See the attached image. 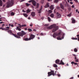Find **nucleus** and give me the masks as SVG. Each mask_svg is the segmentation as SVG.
Returning <instances> with one entry per match:
<instances>
[{"label":"nucleus","mask_w":79,"mask_h":79,"mask_svg":"<svg viewBox=\"0 0 79 79\" xmlns=\"http://www.w3.org/2000/svg\"><path fill=\"white\" fill-rule=\"evenodd\" d=\"M53 27H54L52 31L53 32H55L56 30H58V26H56V24H55L52 25L50 27H48L47 29H52Z\"/></svg>","instance_id":"nucleus-1"},{"label":"nucleus","mask_w":79,"mask_h":79,"mask_svg":"<svg viewBox=\"0 0 79 79\" xmlns=\"http://www.w3.org/2000/svg\"><path fill=\"white\" fill-rule=\"evenodd\" d=\"M13 0H11L10 1H9L7 4L6 7L9 8L11 7V6H12L13 5Z\"/></svg>","instance_id":"nucleus-2"},{"label":"nucleus","mask_w":79,"mask_h":79,"mask_svg":"<svg viewBox=\"0 0 79 79\" xmlns=\"http://www.w3.org/2000/svg\"><path fill=\"white\" fill-rule=\"evenodd\" d=\"M22 32H19L17 33V35L18 36H21V37H23L24 35H26L27 34V33L24 31H21Z\"/></svg>","instance_id":"nucleus-3"},{"label":"nucleus","mask_w":79,"mask_h":79,"mask_svg":"<svg viewBox=\"0 0 79 79\" xmlns=\"http://www.w3.org/2000/svg\"><path fill=\"white\" fill-rule=\"evenodd\" d=\"M7 32L8 33H9L11 35H14L15 37H16V38H18V39H19L20 38V37L18 36V35L14 34L13 33H12V31H11V30H9L7 31Z\"/></svg>","instance_id":"nucleus-4"},{"label":"nucleus","mask_w":79,"mask_h":79,"mask_svg":"<svg viewBox=\"0 0 79 79\" xmlns=\"http://www.w3.org/2000/svg\"><path fill=\"white\" fill-rule=\"evenodd\" d=\"M48 77H49L51 76H52V75L53 76H54L55 75V74H56V73H54V71L53 70H51V72H48Z\"/></svg>","instance_id":"nucleus-5"},{"label":"nucleus","mask_w":79,"mask_h":79,"mask_svg":"<svg viewBox=\"0 0 79 79\" xmlns=\"http://www.w3.org/2000/svg\"><path fill=\"white\" fill-rule=\"evenodd\" d=\"M35 35L31 34L30 35V37L29 39L27 38H26L24 40H32L33 39H34V38H35Z\"/></svg>","instance_id":"nucleus-6"},{"label":"nucleus","mask_w":79,"mask_h":79,"mask_svg":"<svg viewBox=\"0 0 79 79\" xmlns=\"http://www.w3.org/2000/svg\"><path fill=\"white\" fill-rule=\"evenodd\" d=\"M28 2L29 3H31V2H32V3H33V5L34 6H35L36 5V2H35V1L34 0H31L28 1Z\"/></svg>","instance_id":"nucleus-7"},{"label":"nucleus","mask_w":79,"mask_h":79,"mask_svg":"<svg viewBox=\"0 0 79 79\" xmlns=\"http://www.w3.org/2000/svg\"><path fill=\"white\" fill-rule=\"evenodd\" d=\"M64 35V34L63 36L61 37V36H59L57 38V40H62V39H64V37L63 36Z\"/></svg>","instance_id":"nucleus-8"},{"label":"nucleus","mask_w":79,"mask_h":79,"mask_svg":"<svg viewBox=\"0 0 79 79\" xmlns=\"http://www.w3.org/2000/svg\"><path fill=\"white\" fill-rule=\"evenodd\" d=\"M57 64L59 65L61 64L64 65V63L63 62V60H60V62L59 63H58Z\"/></svg>","instance_id":"nucleus-9"},{"label":"nucleus","mask_w":79,"mask_h":79,"mask_svg":"<svg viewBox=\"0 0 79 79\" xmlns=\"http://www.w3.org/2000/svg\"><path fill=\"white\" fill-rule=\"evenodd\" d=\"M54 8V5H52L50 6V9L51 10H53Z\"/></svg>","instance_id":"nucleus-10"},{"label":"nucleus","mask_w":79,"mask_h":79,"mask_svg":"<svg viewBox=\"0 0 79 79\" xmlns=\"http://www.w3.org/2000/svg\"><path fill=\"white\" fill-rule=\"evenodd\" d=\"M57 18H61V15L58 13H57Z\"/></svg>","instance_id":"nucleus-11"},{"label":"nucleus","mask_w":79,"mask_h":79,"mask_svg":"<svg viewBox=\"0 0 79 79\" xmlns=\"http://www.w3.org/2000/svg\"><path fill=\"white\" fill-rule=\"evenodd\" d=\"M49 6H50V5H49V3H47L45 6V7L46 8H48Z\"/></svg>","instance_id":"nucleus-12"},{"label":"nucleus","mask_w":79,"mask_h":79,"mask_svg":"<svg viewBox=\"0 0 79 79\" xmlns=\"http://www.w3.org/2000/svg\"><path fill=\"white\" fill-rule=\"evenodd\" d=\"M71 20L72 21V23H76V20H75V19H74V18H72Z\"/></svg>","instance_id":"nucleus-13"},{"label":"nucleus","mask_w":79,"mask_h":79,"mask_svg":"<svg viewBox=\"0 0 79 79\" xmlns=\"http://www.w3.org/2000/svg\"><path fill=\"white\" fill-rule=\"evenodd\" d=\"M35 12H32L31 13V15L33 17H34V16H35Z\"/></svg>","instance_id":"nucleus-14"},{"label":"nucleus","mask_w":79,"mask_h":79,"mask_svg":"<svg viewBox=\"0 0 79 79\" xmlns=\"http://www.w3.org/2000/svg\"><path fill=\"white\" fill-rule=\"evenodd\" d=\"M15 29L16 30H18V31H21V29L19 28V27H17Z\"/></svg>","instance_id":"nucleus-15"},{"label":"nucleus","mask_w":79,"mask_h":79,"mask_svg":"<svg viewBox=\"0 0 79 79\" xmlns=\"http://www.w3.org/2000/svg\"><path fill=\"white\" fill-rule=\"evenodd\" d=\"M60 61V60L57 59L56 60L55 63L56 64H58V63H59Z\"/></svg>","instance_id":"nucleus-16"},{"label":"nucleus","mask_w":79,"mask_h":79,"mask_svg":"<svg viewBox=\"0 0 79 79\" xmlns=\"http://www.w3.org/2000/svg\"><path fill=\"white\" fill-rule=\"evenodd\" d=\"M60 7L62 9H64V6L63 5L62 3L60 4Z\"/></svg>","instance_id":"nucleus-17"},{"label":"nucleus","mask_w":79,"mask_h":79,"mask_svg":"<svg viewBox=\"0 0 79 79\" xmlns=\"http://www.w3.org/2000/svg\"><path fill=\"white\" fill-rule=\"evenodd\" d=\"M23 15L26 18H27V16H28L27 14H25V13H23Z\"/></svg>","instance_id":"nucleus-18"},{"label":"nucleus","mask_w":79,"mask_h":79,"mask_svg":"<svg viewBox=\"0 0 79 79\" xmlns=\"http://www.w3.org/2000/svg\"><path fill=\"white\" fill-rule=\"evenodd\" d=\"M31 10H30L29 9H28L27 10V13H30V12H31Z\"/></svg>","instance_id":"nucleus-19"},{"label":"nucleus","mask_w":79,"mask_h":79,"mask_svg":"<svg viewBox=\"0 0 79 79\" xmlns=\"http://www.w3.org/2000/svg\"><path fill=\"white\" fill-rule=\"evenodd\" d=\"M50 16L51 17V18H53L54 17V14H51L50 15Z\"/></svg>","instance_id":"nucleus-20"},{"label":"nucleus","mask_w":79,"mask_h":79,"mask_svg":"<svg viewBox=\"0 0 79 79\" xmlns=\"http://www.w3.org/2000/svg\"><path fill=\"white\" fill-rule=\"evenodd\" d=\"M53 67H54V68H57V67H58L57 65L56 64H53Z\"/></svg>","instance_id":"nucleus-21"},{"label":"nucleus","mask_w":79,"mask_h":79,"mask_svg":"<svg viewBox=\"0 0 79 79\" xmlns=\"http://www.w3.org/2000/svg\"><path fill=\"white\" fill-rule=\"evenodd\" d=\"M42 10V8H41L39 10H38V13H41V10Z\"/></svg>","instance_id":"nucleus-22"},{"label":"nucleus","mask_w":79,"mask_h":79,"mask_svg":"<svg viewBox=\"0 0 79 79\" xmlns=\"http://www.w3.org/2000/svg\"><path fill=\"white\" fill-rule=\"evenodd\" d=\"M57 35L56 34L54 33L53 35V37L55 38V37H56Z\"/></svg>","instance_id":"nucleus-23"},{"label":"nucleus","mask_w":79,"mask_h":79,"mask_svg":"<svg viewBox=\"0 0 79 79\" xmlns=\"http://www.w3.org/2000/svg\"><path fill=\"white\" fill-rule=\"evenodd\" d=\"M52 10H49L48 11V12L49 13H52Z\"/></svg>","instance_id":"nucleus-24"},{"label":"nucleus","mask_w":79,"mask_h":79,"mask_svg":"<svg viewBox=\"0 0 79 79\" xmlns=\"http://www.w3.org/2000/svg\"><path fill=\"white\" fill-rule=\"evenodd\" d=\"M74 52H77V49L76 48H75L74 49Z\"/></svg>","instance_id":"nucleus-25"},{"label":"nucleus","mask_w":79,"mask_h":79,"mask_svg":"<svg viewBox=\"0 0 79 79\" xmlns=\"http://www.w3.org/2000/svg\"><path fill=\"white\" fill-rule=\"evenodd\" d=\"M10 15H11V16H14V15H15V14L14 12H11L10 13Z\"/></svg>","instance_id":"nucleus-26"},{"label":"nucleus","mask_w":79,"mask_h":79,"mask_svg":"<svg viewBox=\"0 0 79 79\" xmlns=\"http://www.w3.org/2000/svg\"><path fill=\"white\" fill-rule=\"evenodd\" d=\"M67 16L68 17H70V16H71V13L69 14L68 15H67Z\"/></svg>","instance_id":"nucleus-27"},{"label":"nucleus","mask_w":79,"mask_h":79,"mask_svg":"<svg viewBox=\"0 0 79 79\" xmlns=\"http://www.w3.org/2000/svg\"><path fill=\"white\" fill-rule=\"evenodd\" d=\"M28 30L29 32H31L32 31V30L31 29L29 28L28 29Z\"/></svg>","instance_id":"nucleus-28"},{"label":"nucleus","mask_w":79,"mask_h":79,"mask_svg":"<svg viewBox=\"0 0 79 79\" xmlns=\"http://www.w3.org/2000/svg\"><path fill=\"white\" fill-rule=\"evenodd\" d=\"M0 29H2V31H4V30H5L6 28H3L2 27H0Z\"/></svg>","instance_id":"nucleus-29"},{"label":"nucleus","mask_w":79,"mask_h":79,"mask_svg":"<svg viewBox=\"0 0 79 79\" xmlns=\"http://www.w3.org/2000/svg\"><path fill=\"white\" fill-rule=\"evenodd\" d=\"M48 21H49V22H50L51 21V19H50V18L48 17Z\"/></svg>","instance_id":"nucleus-30"},{"label":"nucleus","mask_w":79,"mask_h":79,"mask_svg":"<svg viewBox=\"0 0 79 79\" xmlns=\"http://www.w3.org/2000/svg\"><path fill=\"white\" fill-rule=\"evenodd\" d=\"M26 4L27 6H29V5H31V4H28L27 3H26Z\"/></svg>","instance_id":"nucleus-31"},{"label":"nucleus","mask_w":79,"mask_h":79,"mask_svg":"<svg viewBox=\"0 0 79 79\" xmlns=\"http://www.w3.org/2000/svg\"><path fill=\"white\" fill-rule=\"evenodd\" d=\"M72 40H77V38H76L74 37L72 38Z\"/></svg>","instance_id":"nucleus-32"},{"label":"nucleus","mask_w":79,"mask_h":79,"mask_svg":"<svg viewBox=\"0 0 79 79\" xmlns=\"http://www.w3.org/2000/svg\"><path fill=\"white\" fill-rule=\"evenodd\" d=\"M54 2V3H57V2H58V0H55Z\"/></svg>","instance_id":"nucleus-33"},{"label":"nucleus","mask_w":79,"mask_h":79,"mask_svg":"<svg viewBox=\"0 0 79 79\" xmlns=\"http://www.w3.org/2000/svg\"><path fill=\"white\" fill-rule=\"evenodd\" d=\"M0 5L1 6L2 5V0H0Z\"/></svg>","instance_id":"nucleus-34"},{"label":"nucleus","mask_w":79,"mask_h":79,"mask_svg":"<svg viewBox=\"0 0 79 79\" xmlns=\"http://www.w3.org/2000/svg\"><path fill=\"white\" fill-rule=\"evenodd\" d=\"M26 26H27V25L26 24L22 25V27H26Z\"/></svg>","instance_id":"nucleus-35"},{"label":"nucleus","mask_w":79,"mask_h":79,"mask_svg":"<svg viewBox=\"0 0 79 79\" xmlns=\"http://www.w3.org/2000/svg\"><path fill=\"white\" fill-rule=\"evenodd\" d=\"M6 28H7V29H6L5 30H9V29H10V27H6Z\"/></svg>","instance_id":"nucleus-36"},{"label":"nucleus","mask_w":79,"mask_h":79,"mask_svg":"<svg viewBox=\"0 0 79 79\" xmlns=\"http://www.w3.org/2000/svg\"><path fill=\"white\" fill-rule=\"evenodd\" d=\"M65 6H69V5H68V3H67L66 4H65Z\"/></svg>","instance_id":"nucleus-37"},{"label":"nucleus","mask_w":79,"mask_h":79,"mask_svg":"<svg viewBox=\"0 0 79 79\" xmlns=\"http://www.w3.org/2000/svg\"><path fill=\"white\" fill-rule=\"evenodd\" d=\"M44 0H42L41 2V3H44Z\"/></svg>","instance_id":"nucleus-38"},{"label":"nucleus","mask_w":79,"mask_h":79,"mask_svg":"<svg viewBox=\"0 0 79 79\" xmlns=\"http://www.w3.org/2000/svg\"><path fill=\"white\" fill-rule=\"evenodd\" d=\"M37 8H38V7H39V3H37Z\"/></svg>","instance_id":"nucleus-39"},{"label":"nucleus","mask_w":79,"mask_h":79,"mask_svg":"<svg viewBox=\"0 0 79 79\" xmlns=\"http://www.w3.org/2000/svg\"><path fill=\"white\" fill-rule=\"evenodd\" d=\"M9 26H11V27H14L13 25V24H9Z\"/></svg>","instance_id":"nucleus-40"},{"label":"nucleus","mask_w":79,"mask_h":79,"mask_svg":"<svg viewBox=\"0 0 79 79\" xmlns=\"http://www.w3.org/2000/svg\"><path fill=\"white\" fill-rule=\"evenodd\" d=\"M74 1H75V2H76V3H78V1H77V0H74Z\"/></svg>","instance_id":"nucleus-41"},{"label":"nucleus","mask_w":79,"mask_h":79,"mask_svg":"<svg viewBox=\"0 0 79 79\" xmlns=\"http://www.w3.org/2000/svg\"><path fill=\"white\" fill-rule=\"evenodd\" d=\"M78 59H77L76 60H75V61L76 62H78Z\"/></svg>","instance_id":"nucleus-42"},{"label":"nucleus","mask_w":79,"mask_h":79,"mask_svg":"<svg viewBox=\"0 0 79 79\" xmlns=\"http://www.w3.org/2000/svg\"><path fill=\"white\" fill-rule=\"evenodd\" d=\"M19 27H20V28H21L22 27V25H19Z\"/></svg>","instance_id":"nucleus-43"},{"label":"nucleus","mask_w":79,"mask_h":79,"mask_svg":"<svg viewBox=\"0 0 79 79\" xmlns=\"http://www.w3.org/2000/svg\"><path fill=\"white\" fill-rule=\"evenodd\" d=\"M74 64H75V65H77V63H74Z\"/></svg>","instance_id":"nucleus-44"},{"label":"nucleus","mask_w":79,"mask_h":79,"mask_svg":"<svg viewBox=\"0 0 79 79\" xmlns=\"http://www.w3.org/2000/svg\"><path fill=\"white\" fill-rule=\"evenodd\" d=\"M71 64H74V61H72L71 62Z\"/></svg>","instance_id":"nucleus-45"},{"label":"nucleus","mask_w":79,"mask_h":79,"mask_svg":"<svg viewBox=\"0 0 79 79\" xmlns=\"http://www.w3.org/2000/svg\"><path fill=\"white\" fill-rule=\"evenodd\" d=\"M70 4H71V5H73V2H70Z\"/></svg>","instance_id":"nucleus-46"},{"label":"nucleus","mask_w":79,"mask_h":79,"mask_svg":"<svg viewBox=\"0 0 79 79\" xmlns=\"http://www.w3.org/2000/svg\"><path fill=\"white\" fill-rule=\"evenodd\" d=\"M74 78V77H72L69 79H73Z\"/></svg>","instance_id":"nucleus-47"},{"label":"nucleus","mask_w":79,"mask_h":79,"mask_svg":"<svg viewBox=\"0 0 79 79\" xmlns=\"http://www.w3.org/2000/svg\"><path fill=\"white\" fill-rule=\"evenodd\" d=\"M72 8H74V5H73L72 6Z\"/></svg>","instance_id":"nucleus-48"},{"label":"nucleus","mask_w":79,"mask_h":79,"mask_svg":"<svg viewBox=\"0 0 79 79\" xmlns=\"http://www.w3.org/2000/svg\"><path fill=\"white\" fill-rule=\"evenodd\" d=\"M57 76H59V77H60V74H57Z\"/></svg>","instance_id":"nucleus-49"},{"label":"nucleus","mask_w":79,"mask_h":79,"mask_svg":"<svg viewBox=\"0 0 79 79\" xmlns=\"http://www.w3.org/2000/svg\"><path fill=\"white\" fill-rule=\"evenodd\" d=\"M41 35H44V34L43 33H41Z\"/></svg>","instance_id":"nucleus-50"},{"label":"nucleus","mask_w":79,"mask_h":79,"mask_svg":"<svg viewBox=\"0 0 79 79\" xmlns=\"http://www.w3.org/2000/svg\"><path fill=\"white\" fill-rule=\"evenodd\" d=\"M32 24H31L30 25V26L31 27V26H32Z\"/></svg>","instance_id":"nucleus-51"},{"label":"nucleus","mask_w":79,"mask_h":79,"mask_svg":"<svg viewBox=\"0 0 79 79\" xmlns=\"http://www.w3.org/2000/svg\"><path fill=\"white\" fill-rule=\"evenodd\" d=\"M73 56H76V55L75 54H73Z\"/></svg>","instance_id":"nucleus-52"},{"label":"nucleus","mask_w":79,"mask_h":79,"mask_svg":"<svg viewBox=\"0 0 79 79\" xmlns=\"http://www.w3.org/2000/svg\"><path fill=\"white\" fill-rule=\"evenodd\" d=\"M52 0H48V2H50L52 1Z\"/></svg>","instance_id":"nucleus-53"},{"label":"nucleus","mask_w":79,"mask_h":79,"mask_svg":"<svg viewBox=\"0 0 79 79\" xmlns=\"http://www.w3.org/2000/svg\"><path fill=\"white\" fill-rule=\"evenodd\" d=\"M3 22H0V24H3Z\"/></svg>","instance_id":"nucleus-54"},{"label":"nucleus","mask_w":79,"mask_h":79,"mask_svg":"<svg viewBox=\"0 0 79 79\" xmlns=\"http://www.w3.org/2000/svg\"><path fill=\"white\" fill-rule=\"evenodd\" d=\"M55 10H56V9H55L54 10V12L55 13H56V11H55Z\"/></svg>","instance_id":"nucleus-55"},{"label":"nucleus","mask_w":79,"mask_h":79,"mask_svg":"<svg viewBox=\"0 0 79 79\" xmlns=\"http://www.w3.org/2000/svg\"><path fill=\"white\" fill-rule=\"evenodd\" d=\"M44 17H42L41 18L42 19H44Z\"/></svg>","instance_id":"nucleus-56"},{"label":"nucleus","mask_w":79,"mask_h":79,"mask_svg":"<svg viewBox=\"0 0 79 79\" xmlns=\"http://www.w3.org/2000/svg\"><path fill=\"white\" fill-rule=\"evenodd\" d=\"M57 8H60V7H58V6H57L56 7Z\"/></svg>","instance_id":"nucleus-57"},{"label":"nucleus","mask_w":79,"mask_h":79,"mask_svg":"<svg viewBox=\"0 0 79 79\" xmlns=\"http://www.w3.org/2000/svg\"><path fill=\"white\" fill-rule=\"evenodd\" d=\"M24 29H25V31H27V28H25Z\"/></svg>","instance_id":"nucleus-58"},{"label":"nucleus","mask_w":79,"mask_h":79,"mask_svg":"<svg viewBox=\"0 0 79 79\" xmlns=\"http://www.w3.org/2000/svg\"><path fill=\"white\" fill-rule=\"evenodd\" d=\"M24 0H22L20 1L21 2H23Z\"/></svg>","instance_id":"nucleus-59"},{"label":"nucleus","mask_w":79,"mask_h":79,"mask_svg":"<svg viewBox=\"0 0 79 79\" xmlns=\"http://www.w3.org/2000/svg\"><path fill=\"white\" fill-rule=\"evenodd\" d=\"M66 65L67 66H69V64H68L67 63V64H66Z\"/></svg>","instance_id":"nucleus-60"},{"label":"nucleus","mask_w":79,"mask_h":79,"mask_svg":"<svg viewBox=\"0 0 79 79\" xmlns=\"http://www.w3.org/2000/svg\"><path fill=\"white\" fill-rule=\"evenodd\" d=\"M23 12H24V13H25L26 11H25L24 10H23Z\"/></svg>","instance_id":"nucleus-61"},{"label":"nucleus","mask_w":79,"mask_h":79,"mask_svg":"<svg viewBox=\"0 0 79 79\" xmlns=\"http://www.w3.org/2000/svg\"><path fill=\"white\" fill-rule=\"evenodd\" d=\"M33 31H36V30L35 29L33 30Z\"/></svg>","instance_id":"nucleus-62"},{"label":"nucleus","mask_w":79,"mask_h":79,"mask_svg":"<svg viewBox=\"0 0 79 79\" xmlns=\"http://www.w3.org/2000/svg\"><path fill=\"white\" fill-rule=\"evenodd\" d=\"M76 12H77V11H78V10H77V9L76 10Z\"/></svg>","instance_id":"nucleus-63"},{"label":"nucleus","mask_w":79,"mask_h":79,"mask_svg":"<svg viewBox=\"0 0 79 79\" xmlns=\"http://www.w3.org/2000/svg\"><path fill=\"white\" fill-rule=\"evenodd\" d=\"M77 37H79V35H77Z\"/></svg>","instance_id":"nucleus-64"}]
</instances>
